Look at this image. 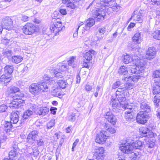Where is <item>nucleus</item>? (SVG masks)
Returning <instances> with one entry per match:
<instances>
[{
  "label": "nucleus",
  "mask_w": 160,
  "mask_h": 160,
  "mask_svg": "<svg viewBox=\"0 0 160 160\" xmlns=\"http://www.w3.org/2000/svg\"><path fill=\"white\" fill-rule=\"evenodd\" d=\"M144 64H142L139 66V65H133L127 69L124 66H121L118 70V72L120 74L124 75V77H126L125 75L128 72L135 74H138L144 71Z\"/></svg>",
  "instance_id": "1"
},
{
  "label": "nucleus",
  "mask_w": 160,
  "mask_h": 160,
  "mask_svg": "<svg viewBox=\"0 0 160 160\" xmlns=\"http://www.w3.org/2000/svg\"><path fill=\"white\" fill-rule=\"evenodd\" d=\"M49 87V85L45 82L33 84L29 87V91L32 94L37 95L40 92L47 91Z\"/></svg>",
  "instance_id": "2"
},
{
  "label": "nucleus",
  "mask_w": 160,
  "mask_h": 160,
  "mask_svg": "<svg viewBox=\"0 0 160 160\" xmlns=\"http://www.w3.org/2000/svg\"><path fill=\"white\" fill-rule=\"evenodd\" d=\"M23 97V94L18 91L15 94V96H13L14 100L10 103L9 107L12 109H13L21 106L23 102V101L21 98Z\"/></svg>",
  "instance_id": "3"
},
{
  "label": "nucleus",
  "mask_w": 160,
  "mask_h": 160,
  "mask_svg": "<svg viewBox=\"0 0 160 160\" xmlns=\"http://www.w3.org/2000/svg\"><path fill=\"white\" fill-rule=\"evenodd\" d=\"M131 145L133 146V149H141L142 148H145L146 149L152 148L155 144L154 142L151 139H147L145 144H144V142L140 141L131 142Z\"/></svg>",
  "instance_id": "4"
},
{
  "label": "nucleus",
  "mask_w": 160,
  "mask_h": 160,
  "mask_svg": "<svg viewBox=\"0 0 160 160\" xmlns=\"http://www.w3.org/2000/svg\"><path fill=\"white\" fill-rule=\"evenodd\" d=\"M106 6L105 4H101L98 7L101 8L97 9L92 12L93 17L99 21H102L105 18L106 9Z\"/></svg>",
  "instance_id": "5"
},
{
  "label": "nucleus",
  "mask_w": 160,
  "mask_h": 160,
  "mask_svg": "<svg viewBox=\"0 0 160 160\" xmlns=\"http://www.w3.org/2000/svg\"><path fill=\"white\" fill-rule=\"evenodd\" d=\"M61 72L58 70V68H53L50 70V75L49 77L48 75L44 76V78L46 80H50V78L56 77L57 78H62L64 76Z\"/></svg>",
  "instance_id": "6"
},
{
  "label": "nucleus",
  "mask_w": 160,
  "mask_h": 160,
  "mask_svg": "<svg viewBox=\"0 0 160 160\" xmlns=\"http://www.w3.org/2000/svg\"><path fill=\"white\" fill-rule=\"evenodd\" d=\"M139 59L140 58L139 57L136 56V58L135 55L131 57L130 55H126L124 56L123 61L124 62L125 64H128L132 61H133L135 63V65H139V66H140V65H141L143 64L142 62V60Z\"/></svg>",
  "instance_id": "7"
},
{
  "label": "nucleus",
  "mask_w": 160,
  "mask_h": 160,
  "mask_svg": "<svg viewBox=\"0 0 160 160\" xmlns=\"http://www.w3.org/2000/svg\"><path fill=\"white\" fill-rule=\"evenodd\" d=\"M143 16V11L142 10H135L132 13L130 20L132 19L134 21L141 23L142 22Z\"/></svg>",
  "instance_id": "8"
},
{
  "label": "nucleus",
  "mask_w": 160,
  "mask_h": 160,
  "mask_svg": "<svg viewBox=\"0 0 160 160\" xmlns=\"http://www.w3.org/2000/svg\"><path fill=\"white\" fill-rule=\"evenodd\" d=\"M131 145V142H129L126 141L125 143H122L121 144L119 149L124 153L127 154L130 153L133 149V146Z\"/></svg>",
  "instance_id": "9"
},
{
  "label": "nucleus",
  "mask_w": 160,
  "mask_h": 160,
  "mask_svg": "<svg viewBox=\"0 0 160 160\" xmlns=\"http://www.w3.org/2000/svg\"><path fill=\"white\" fill-rule=\"evenodd\" d=\"M104 148L102 147H97L95 149L93 157L97 160H102L105 157L104 153Z\"/></svg>",
  "instance_id": "10"
},
{
  "label": "nucleus",
  "mask_w": 160,
  "mask_h": 160,
  "mask_svg": "<svg viewBox=\"0 0 160 160\" xmlns=\"http://www.w3.org/2000/svg\"><path fill=\"white\" fill-rule=\"evenodd\" d=\"M105 131H101L99 134H98L96 137L95 141L97 143L100 144H103L104 143L107 137L109 136V134H107Z\"/></svg>",
  "instance_id": "11"
},
{
  "label": "nucleus",
  "mask_w": 160,
  "mask_h": 160,
  "mask_svg": "<svg viewBox=\"0 0 160 160\" xmlns=\"http://www.w3.org/2000/svg\"><path fill=\"white\" fill-rule=\"evenodd\" d=\"M147 113L142 111L139 112L136 118L137 122L141 124L146 123L148 119V116Z\"/></svg>",
  "instance_id": "12"
},
{
  "label": "nucleus",
  "mask_w": 160,
  "mask_h": 160,
  "mask_svg": "<svg viewBox=\"0 0 160 160\" xmlns=\"http://www.w3.org/2000/svg\"><path fill=\"white\" fill-rule=\"evenodd\" d=\"M22 30L25 34L31 35L35 32L36 27L32 23H28L23 27Z\"/></svg>",
  "instance_id": "13"
},
{
  "label": "nucleus",
  "mask_w": 160,
  "mask_h": 160,
  "mask_svg": "<svg viewBox=\"0 0 160 160\" xmlns=\"http://www.w3.org/2000/svg\"><path fill=\"white\" fill-rule=\"evenodd\" d=\"M62 22L57 19L55 22V23L50 26V29L52 32H58L64 29V27H62Z\"/></svg>",
  "instance_id": "14"
},
{
  "label": "nucleus",
  "mask_w": 160,
  "mask_h": 160,
  "mask_svg": "<svg viewBox=\"0 0 160 160\" xmlns=\"http://www.w3.org/2000/svg\"><path fill=\"white\" fill-rule=\"evenodd\" d=\"M141 135L142 137H147V139H151L152 140V138L153 137L152 132L146 127L142 128L139 129Z\"/></svg>",
  "instance_id": "15"
},
{
  "label": "nucleus",
  "mask_w": 160,
  "mask_h": 160,
  "mask_svg": "<svg viewBox=\"0 0 160 160\" xmlns=\"http://www.w3.org/2000/svg\"><path fill=\"white\" fill-rule=\"evenodd\" d=\"M12 23L11 19L9 17H6L2 20V24L3 28L9 30L12 28Z\"/></svg>",
  "instance_id": "16"
},
{
  "label": "nucleus",
  "mask_w": 160,
  "mask_h": 160,
  "mask_svg": "<svg viewBox=\"0 0 160 160\" xmlns=\"http://www.w3.org/2000/svg\"><path fill=\"white\" fill-rule=\"evenodd\" d=\"M110 104L112 107V111L114 112H120V106L121 105H123V104L120 103L118 100H117L116 99L112 98L111 100Z\"/></svg>",
  "instance_id": "17"
},
{
  "label": "nucleus",
  "mask_w": 160,
  "mask_h": 160,
  "mask_svg": "<svg viewBox=\"0 0 160 160\" xmlns=\"http://www.w3.org/2000/svg\"><path fill=\"white\" fill-rule=\"evenodd\" d=\"M156 50L153 47H150L148 48L146 52L145 57L148 59H153L155 57Z\"/></svg>",
  "instance_id": "18"
},
{
  "label": "nucleus",
  "mask_w": 160,
  "mask_h": 160,
  "mask_svg": "<svg viewBox=\"0 0 160 160\" xmlns=\"http://www.w3.org/2000/svg\"><path fill=\"white\" fill-rule=\"evenodd\" d=\"M124 92L122 91V90L118 88L116 92V96L117 100L120 102L124 101L126 100V98L124 96Z\"/></svg>",
  "instance_id": "19"
},
{
  "label": "nucleus",
  "mask_w": 160,
  "mask_h": 160,
  "mask_svg": "<svg viewBox=\"0 0 160 160\" xmlns=\"http://www.w3.org/2000/svg\"><path fill=\"white\" fill-rule=\"evenodd\" d=\"M105 118L112 125H115L117 121L116 117L110 112H108L105 115Z\"/></svg>",
  "instance_id": "20"
},
{
  "label": "nucleus",
  "mask_w": 160,
  "mask_h": 160,
  "mask_svg": "<svg viewBox=\"0 0 160 160\" xmlns=\"http://www.w3.org/2000/svg\"><path fill=\"white\" fill-rule=\"evenodd\" d=\"M12 79L11 75L5 73L2 75L0 78V82L7 85Z\"/></svg>",
  "instance_id": "21"
},
{
  "label": "nucleus",
  "mask_w": 160,
  "mask_h": 160,
  "mask_svg": "<svg viewBox=\"0 0 160 160\" xmlns=\"http://www.w3.org/2000/svg\"><path fill=\"white\" fill-rule=\"evenodd\" d=\"M39 132L37 131L34 130L32 131L28 135L27 138V139L28 140V142H30L31 140L32 141L36 140L39 137Z\"/></svg>",
  "instance_id": "22"
},
{
  "label": "nucleus",
  "mask_w": 160,
  "mask_h": 160,
  "mask_svg": "<svg viewBox=\"0 0 160 160\" xmlns=\"http://www.w3.org/2000/svg\"><path fill=\"white\" fill-rule=\"evenodd\" d=\"M133 114V112L126 111L124 113V117L126 120L129 122L133 121L134 119Z\"/></svg>",
  "instance_id": "23"
},
{
  "label": "nucleus",
  "mask_w": 160,
  "mask_h": 160,
  "mask_svg": "<svg viewBox=\"0 0 160 160\" xmlns=\"http://www.w3.org/2000/svg\"><path fill=\"white\" fill-rule=\"evenodd\" d=\"M96 54V52L94 50H91L84 54V57L87 62H89L92 59V56Z\"/></svg>",
  "instance_id": "24"
},
{
  "label": "nucleus",
  "mask_w": 160,
  "mask_h": 160,
  "mask_svg": "<svg viewBox=\"0 0 160 160\" xmlns=\"http://www.w3.org/2000/svg\"><path fill=\"white\" fill-rule=\"evenodd\" d=\"M4 130L8 134H10V132L12 127V123L11 122L4 121Z\"/></svg>",
  "instance_id": "25"
},
{
  "label": "nucleus",
  "mask_w": 160,
  "mask_h": 160,
  "mask_svg": "<svg viewBox=\"0 0 160 160\" xmlns=\"http://www.w3.org/2000/svg\"><path fill=\"white\" fill-rule=\"evenodd\" d=\"M19 151L12 150L9 152V156L10 159L12 160H15L17 159L19 156Z\"/></svg>",
  "instance_id": "26"
},
{
  "label": "nucleus",
  "mask_w": 160,
  "mask_h": 160,
  "mask_svg": "<svg viewBox=\"0 0 160 160\" xmlns=\"http://www.w3.org/2000/svg\"><path fill=\"white\" fill-rule=\"evenodd\" d=\"M140 108L141 109L144 110L142 112L147 113H148L151 111L150 107L145 102H142L140 103Z\"/></svg>",
  "instance_id": "27"
},
{
  "label": "nucleus",
  "mask_w": 160,
  "mask_h": 160,
  "mask_svg": "<svg viewBox=\"0 0 160 160\" xmlns=\"http://www.w3.org/2000/svg\"><path fill=\"white\" fill-rule=\"evenodd\" d=\"M141 35V33L139 32L136 33L132 38V41L137 43H140L142 40Z\"/></svg>",
  "instance_id": "28"
},
{
  "label": "nucleus",
  "mask_w": 160,
  "mask_h": 160,
  "mask_svg": "<svg viewBox=\"0 0 160 160\" xmlns=\"http://www.w3.org/2000/svg\"><path fill=\"white\" fill-rule=\"evenodd\" d=\"M133 85L130 82H127L125 83L124 86L122 88H118L122 90L124 92H126L130 90L133 88Z\"/></svg>",
  "instance_id": "29"
},
{
  "label": "nucleus",
  "mask_w": 160,
  "mask_h": 160,
  "mask_svg": "<svg viewBox=\"0 0 160 160\" xmlns=\"http://www.w3.org/2000/svg\"><path fill=\"white\" fill-rule=\"evenodd\" d=\"M11 122L13 124H16L19 121V116L15 112H12L11 113L10 116Z\"/></svg>",
  "instance_id": "30"
},
{
  "label": "nucleus",
  "mask_w": 160,
  "mask_h": 160,
  "mask_svg": "<svg viewBox=\"0 0 160 160\" xmlns=\"http://www.w3.org/2000/svg\"><path fill=\"white\" fill-rule=\"evenodd\" d=\"M139 76L138 75H135L133 76H129L128 77H123L122 78V80H124L126 81H132L133 82H137L139 78Z\"/></svg>",
  "instance_id": "31"
},
{
  "label": "nucleus",
  "mask_w": 160,
  "mask_h": 160,
  "mask_svg": "<svg viewBox=\"0 0 160 160\" xmlns=\"http://www.w3.org/2000/svg\"><path fill=\"white\" fill-rule=\"evenodd\" d=\"M35 112L34 111H31L30 110H28L23 113L22 116V120H24L28 118L32 115H33Z\"/></svg>",
  "instance_id": "32"
},
{
  "label": "nucleus",
  "mask_w": 160,
  "mask_h": 160,
  "mask_svg": "<svg viewBox=\"0 0 160 160\" xmlns=\"http://www.w3.org/2000/svg\"><path fill=\"white\" fill-rule=\"evenodd\" d=\"M49 111V108L47 107H41L38 113L40 115H45L48 113Z\"/></svg>",
  "instance_id": "33"
},
{
  "label": "nucleus",
  "mask_w": 160,
  "mask_h": 160,
  "mask_svg": "<svg viewBox=\"0 0 160 160\" xmlns=\"http://www.w3.org/2000/svg\"><path fill=\"white\" fill-rule=\"evenodd\" d=\"M109 8L108 9L109 11L112 10L113 11L117 12L120 9V7L117 5V4L115 2L113 4H109Z\"/></svg>",
  "instance_id": "34"
},
{
  "label": "nucleus",
  "mask_w": 160,
  "mask_h": 160,
  "mask_svg": "<svg viewBox=\"0 0 160 160\" xmlns=\"http://www.w3.org/2000/svg\"><path fill=\"white\" fill-rule=\"evenodd\" d=\"M23 58L19 55L14 56L12 57V62L18 63L22 60Z\"/></svg>",
  "instance_id": "35"
},
{
  "label": "nucleus",
  "mask_w": 160,
  "mask_h": 160,
  "mask_svg": "<svg viewBox=\"0 0 160 160\" xmlns=\"http://www.w3.org/2000/svg\"><path fill=\"white\" fill-rule=\"evenodd\" d=\"M104 128L106 130V131H105L106 132L107 134L108 133V132L110 134H113L114 133L116 132V130L114 128H112V127H108V126L107 124H105L104 126Z\"/></svg>",
  "instance_id": "36"
},
{
  "label": "nucleus",
  "mask_w": 160,
  "mask_h": 160,
  "mask_svg": "<svg viewBox=\"0 0 160 160\" xmlns=\"http://www.w3.org/2000/svg\"><path fill=\"white\" fill-rule=\"evenodd\" d=\"M4 69L6 73L11 75L13 71V67L12 65H6L4 67Z\"/></svg>",
  "instance_id": "37"
},
{
  "label": "nucleus",
  "mask_w": 160,
  "mask_h": 160,
  "mask_svg": "<svg viewBox=\"0 0 160 160\" xmlns=\"http://www.w3.org/2000/svg\"><path fill=\"white\" fill-rule=\"evenodd\" d=\"M76 60V57H71L68 61V65L71 66L72 68L75 67V60Z\"/></svg>",
  "instance_id": "38"
},
{
  "label": "nucleus",
  "mask_w": 160,
  "mask_h": 160,
  "mask_svg": "<svg viewBox=\"0 0 160 160\" xmlns=\"http://www.w3.org/2000/svg\"><path fill=\"white\" fill-rule=\"evenodd\" d=\"M85 27L90 28L93 26L95 23L94 20L92 18H89L86 21Z\"/></svg>",
  "instance_id": "39"
},
{
  "label": "nucleus",
  "mask_w": 160,
  "mask_h": 160,
  "mask_svg": "<svg viewBox=\"0 0 160 160\" xmlns=\"http://www.w3.org/2000/svg\"><path fill=\"white\" fill-rule=\"evenodd\" d=\"M58 84L59 87L62 89L65 88L66 86L68 83L64 80H58L57 82Z\"/></svg>",
  "instance_id": "40"
},
{
  "label": "nucleus",
  "mask_w": 160,
  "mask_h": 160,
  "mask_svg": "<svg viewBox=\"0 0 160 160\" xmlns=\"http://www.w3.org/2000/svg\"><path fill=\"white\" fill-rule=\"evenodd\" d=\"M20 91L18 87L13 86L11 87L8 90V92L9 93L10 95V94H15L18 91Z\"/></svg>",
  "instance_id": "41"
},
{
  "label": "nucleus",
  "mask_w": 160,
  "mask_h": 160,
  "mask_svg": "<svg viewBox=\"0 0 160 160\" xmlns=\"http://www.w3.org/2000/svg\"><path fill=\"white\" fill-rule=\"evenodd\" d=\"M124 107L125 109H128V111L130 110V112H133V111H135L138 110L137 107H134L132 106H129L128 104L125 105Z\"/></svg>",
  "instance_id": "42"
},
{
  "label": "nucleus",
  "mask_w": 160,
  "mask_h": 160,
  "mask_svg": "<svg viewBox=\"0 0 160 160\" xmlns=\"http://www.w3.org/2000/svg\"><path fill=\"white\" fill-rule=\"evenodd\" d=\"M36 141L37 145L38 147H40L44 145L45 140L44 138H39L38 140L37 139Z\"/></svg>",
  "instance_id": "43"
},
{
  "label": "nucleus",
  "mask_w": 160,
  "mask_h": 160,
  "mask_svg": "<svg viewBox=\"0 0 160 160\" xmlns=\"http://www.w3.org/2000/svg\"><path fill=\"white\" fill-rule=\"evenodd\" d=\"M153 38L156 39L160 40V30H157L152 33Z\"/></svg>",
  "instance_id": "44"
},
{
  "label": "nucleus",
  "mask_w": 160,
  "mask_h": 160,
  "mask_svg": "<svg viewBox=\"0 0 160 160\" xmlns=\"http://www.w3.org/2000/svg\"><path fill=\"white\" fill-rule=\"evenodd\" d=\"M59 68L58 70L61 72H63L64 71L67 70L68 68V67L66 64H60Z\"/></svg>",
  "instance_id": "45"
},
{
  "label": "nucleus",
  "mask_w": 160,
  "mask_h": 160,
  "mask_svg": "<svg viewBox=\"0 0 160 160\" xmlns=\"http://www.w3.org/2000/svg\"><path fill=\"white\" fill-rule=\"evenodd\" d=\"M160 87L153 85V93L154 94L159 93L160 92Z\"/></svg>",
  "instance_id": "46"
},
{
  "label": "nucleus",
  "mask_w": 160,
  "mask_h": 160,
  "mask_svg": "<svg viewBox=\"0 0 160 160\" xmlns=\"http://www.w3.org/2000/svg\"><path fill=\"white\" fill-rule=\"evenodd\" d=\"M101 87L100 85H98L96 87V92L94 93V95L96 98H97L98 97V94L100 92Z\"/></svg>",
  "instance_id": "47"
},
{
  "label": "nucleus",
  "mask_w": 160,
  "mask_h": 160,
  "mask_svg": "<svg viewBox=\"0 0 160 160\" xmlns=\"http://www.w3.org/2000/svg\"><path fill=\"white\" fill-rule=\"evenodd\" d=\"M152 77L155 78H160V70L155 71L153 73Z\"/></svg>",
  "instance_id": "48"
},
{
  "label": "nucleus",
  "mask_w": 160,
  "mask_h": 160,
  "mask_svg": "<svg viewBox=\"0 0 160 160\" xmlns=\"http://www.w3.org/2000/svg\"><path fill=\"white\" fill-rule=\"evenodd\" d=\"M54 125V120L53 119L51 120L47 124V128L48 129H50Z\"/></svg>",
  "instance_id": "49"
},
{
  "label": "nucleus",
  "mask_w": 160,
  "mask_h": 160,
  "mask_svg": "<svg viewBox=\"0 0 160 160\" xmlns=\"http://www.w3.org/2000/svg\"><path fill=\"white\" fill-rule=\"evenodd\" d=\"M154 81V82L153 85L160 87V78H155Z\"/></svg>",
  "instance_id": "50"
},
{
  "label": "nucleus",
  "mask_w": 160,
  "mask_h": 160,
  "mask_svg": "<svg viewBox=\"0 0 160 160\" xmlns=\"http://www.w3.org/2000/svg\"><path fill=\"white\" fill-rule=\"evenodd\" d=\"M7 108V106L5 104L0 105V113L5 112Z\"/></svg>",
  "instance_id": "51"
},
{
  "label": "nucleus",
  "mask_w": 160,
  "mask_h": 160,
  "mask_svg": "<svg viewBox=\"0 0 160 160\" xmlns=\"http://www.w3.org/2000/svg\"><path fill=\"white\" fill-rule=\"evenodd\" d=\"M121 83L120 81H117L113 84L112 88L114 89L117 88L120 85Z\"/></svg>",
  "instance_id": "52"
},
{
  "label": "nucleus",
  "mask_w": 160,
  "mask_h": 160,
  "mask_svg": "<svg viewBox=\"0 0 160 160\" xmlns=\"http://www.w3.org/2000/svg\"><path fill=\"white\" fill-rule=\"evenodd\" d=\"M12 150H14L19 151V148L18 147V143L16 142H13L12 144Z\"/></svg>",
  "instance_id": "53"
},
{
  "label": "nucleus",
  "mask_w": 160,
  "mask_h": 160,
  "mask_svg": "<svg viewBox=\"0 0 160 160\" xmlns=\"http://www.w3.org/2000/svg\"><path fill=\"white\" fill-rule=\"evenodd\" d=\"M98 31L101 34H103L106 31V28L102 27L98 29Z\"/></svg>",
  "instance_id": "54"
},
{
  "label": "nucleus",
  "mask_w": 160,
  "mask_h": 160,
  "mask_svg": "<svg viewBox=\"0 0 160 160\" xmlns=\"http://www.w3.org/2000/svg\"><path fill=\"white\" fill-rule=\"evenodd\" d=\"M69 120L71 122H74L76 120L75 115L74 114H71L69 118Z\"/></svg>",
  "instance_id": "55"
},
{
  "label": "nucleus",
  "mask_w": 160,
  "mask_h": 160,
  "mask_svg": "<svg viewBox=\"0 0 160 160\" xmlns=\"http://www.w3.org/2000/svg\"><path fill=\"white\" fill-rule=\"evenodd\" d=\"M92 89V86L89 84H86L85 87V89L87 92H90Z\"/></svg>",
  "instance_id": "56"
},
{
  "label": "nucleus",
  "mask_w": 160,
  "mask_h": 160,
  "mask_svg": "<svg viewBox=\"0 0 160 160\" xmlns=\"http://www.w3.org/2000/svg\"><path fill=\"white\" fill-rule=\"evenodd\" d=\"M135 26V24L133 22H131L128 25L127 29L128 31H131V29Z\"/></svg>",
  "instance_id": "57"
},
{
  "label": "nucleus",
  "mask_w": 160,
  "mask_h": 160,
  "mask_svg": "<svg viewBox=\"0 0 160 160\" xmlns=\"http://www.w3.org/2000/svg\"><path fill=\"white\" fill-rule=\"evenodd\" d=\"M57 109L56 108L51 107L50 109V111L52 114L55 115L56 113V110Z\"/></svg>",
  "instance_id": "58"
},
{
  "label": "nucleus",
  "mask_w": 160,
  "mask_h": 160,
  "mask_svg": "<svg viewBox=\"0 0 160 160\" xmlns=\"http://www.w3.org/2000/svg\"><path fill=\"white\" fill-rule=\"evenodd\" d=\"M152 4L158 5L160 4V0H151Z\"/></svg>",
  "instance_id": "59"
},
{
  "label": "nucleus",
  "mask_w": 160,
  "mask_h": 160,
  "mask_svg": "<svg viewBox=\"0 0 160 160\" xmlns=\"http://www.w3.org/2000/svg\"><path fill=\"white\" fill-rule=\"evenodd\" d=\"M134 155H135V156H134L133 158H134L136 159L138 158V159L139 158H140V157L141 156V154L139 153V152L134 153Z\"/></svg>",
  "instance_id": "60"
},
{
  "label": "nucleus",
  "mask_w": 160,
  "mask_h": 160,
  "mask_svg": "<svg viewBox=\"0 0 160 160\" xmlns=\"http://www.w3.org/2000/svg\"><path fill=\"white\" fill-rule=\"evenodd\" d=\"M59 12L60 13L63 15H65L67 14V12L65 9H61L60 10Z\"/></svg>",
  "instance_id": "61"
},
{
  "label": "nucleus",
  "mask_w": 160,
  "mask_h": 160,
  "mask_svg": "<svg viewBox=\"0 0 160 160\" xmlns=\"http://www.w3.org/2000/svg\"><path fill=\"white\" fill-rule=\"evenodd\" d=\"M29 17L25 16V15H23L22 17V21L26 22L28 20Z\"/></svg>",
  "instance_id": "62"
},
{
  "label": "nucleus",
  "mask_w": 160,
  "mask_h": 160,
  "mask_svg": "<svg viewBox=\"0 0 160 160\" xmlns=\"http://www.w3.org/2000/svg\"><path fill=\"white\" fill-rule=\"evenodd\" d=\"M39 154V152L38 151H34L32 155L34 157H37Z\"/></svg>",
  "instance_id": "63"
},
{
  "label": "nucleus",
  "mask_w": 160,
  "mask_h": 160,
  "mask_svg": "<svg viewBox=\"0 0 160 160\" xmlns=\"http://www.w3.org/2000/svg\"><path fill=\"white\" fill-rule=\"evenodd\" d=\"M58 89L56 88L55 89L53 88V90H52V95L54 96V94L58 93L59 92L58 91Z\"/></svg>",
  "instance_id": "64"
}]
</instances>
